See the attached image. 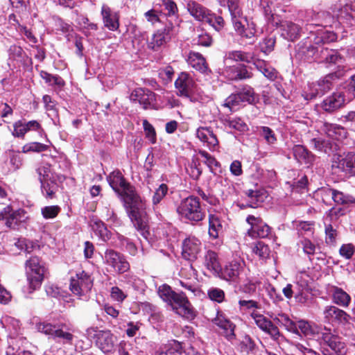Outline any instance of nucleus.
<instances>
[{"label":"nucleus","instance_id":"f257e3e1","mask_svg":"<svg viewBox=\"0 0 355 355\" xmlns=\"http://www.w3.org/2000/svg\"><path fill=\"white\" fill-rule=\"evenodd\" d=\"M107 180L113 190L121 196L124 202L130 207L128 216L135 227L144 237L147 238V221L140 209L143 207L140 197L134 188L127 183L119 171H114L107 177Z\"/></svg>","mask_w":355,"mask_h":355},{"label":"nucleus","instance_id":"f03ea898","mask_svg":"<svg viewBox=\"0 0 355 355\" xmlns=\"http://www.w3.org/2000/svg\"><path fill=\"white\" fill-rule=\"evenodd\" d=\"M158 295L182 317L191 320L196 316L195 311L184 293H176L169 286L163 284L158 288Z\"/></svg>","mask_w":355,"mask_h":355},{"label":"nucleus","instance_id":"7ed1b4c3","mask_svg":"<svg viewBox=\"0 0 355 355\" xmlns=\"http://www.w3.org/2000/svg\"><path fill=\"white\" fill-rule=\"evenodd\" d=\"M221 6L227 4L232 17V21L235 31L241 36L248 39L254 37L256 33L255 24H249L245 17L243 16L239 6L240 0H218Z\"/></svg>","mask_w":355,"mask_h":355},{"label":"nucleus","instance_id":"20e7f679","mask_svg":"<svg viewBox=\"0 0 355 355\" xmlns=\"http://www.w3.org/2000/svg\"><path fill=\"white\" fill-rule=\"evenodd\" d=\"M175 87L178 96L188 98L193 103H204L210 98L198 87L193 78L186 72L179 74L175 81Z\"/></svg>","mask_w":355,"mask_h":355},{"label":"nucleus","instance_id":"39448f33","mask_svg":"<svg viewBox=\"0 0 355 355\" xmlns=\"http://www.w3.org/2000/svg\"><path fill=\"white\" fill-rule=\"evenodd\" d=\"M176 211L182 219L192 223L201 221L205 216L199 199L193 196L182 200L177 206Z\"/></svg>","mask_w":355,"mask_h":355},{"label":"nucleus","instance_id":"423d86ee","mask_svg":"<svg viewBox=\"0 0 355 355\" xmlns=\"http://www.w3.org/2000/svg\"><path fill=\"white\" fill-rule=\"evenodd\" d=\"M254 101V92L253 88L249 85H243L225 99L224 105L231 111H236L245 103L252 104Z\"/></svg>","mask_w":355,"mask_h":355},{"label":"nucleus","instance_id":"0eeeda50","mask_svg":"<svg viewBox=\"0 0 355 355\" xmlns=\"http://www.w3.org/2000/svg\"><path fill=\"white\" fill-rule=\"evenodd\" d=\"M27 279L33 290L39 288L44 279L45 268L37 257H32L26 262Z\"/></svg>","mask_w":355,"mask_h":355},{"label":"nucleus","instance_id":"6e6552de","mask_svg":"<svg viewBox=\"0 0 355 355\" xmlns=\"http://www.w3.org/2000/svg\"><path fill=\"white\" fill-rule=\"evenodd\" d=\"M92 286L93 279L83 270L71 277L69 289L74 295L79 298L86 296L90 292Z\"/></svg>","mask_w":355,"mask_h":355},{"label":"nucleus","instance_id":"1a4fd4ad","mask_svg":"<svg viewBox=\"0 0 355 355\" xmlns=\"http://www.w3.org/2000/svg\"><path fill=\"white\" fill-rule=\"evenodd\" d=\"M88 338L95 340L96 346L104 353L111 352L114 346V336L109 330L89 327L86 330Z\"/></svg>","mask_w":355,"mask_h":355},{"label":"nucleus","instance_id":"9d476101","mask_svg":"<svg viewBox=\"0 0 355 355\" xmlns=\"http://www.w3.org/2000/svg\"><path fill=\"white\" fill-rule=\"evenodd\" d=\"M182 279H178L176 284H179L182 288L189 292L191 295L200 296L201 290L197 284L196 270L191 265L182 268L180 272Z\"/></svg>","mask_w":355,"mask_h":355},{"label":"nucleus","instance_id":"9b49d317","mask_svg":"<svg viewBox=\"0 0 355 355\" xmlns=\"http://www.w3.org/2000/svg\"><path fill=\"white\" fill-rule=\"evenodd\" d=\"M103 259L105 264L111 266L118 273H123L130 268V264L125 257L114 250H107Z\"/></svg>","mask_w":355,"mask_h":355},{"label":"nucleus","instance_id":"f8f14e48","mask_svg":"<svg viewBox=\"0 0 355 355\" xmlns=\"http://www.w3.org/2000/svg\"><path fill=\"white\" fill-rule=\"evenodd\" d=\"M175 32V27L171 23L166 25L163 29L157 30L148 42V47L153 51H158L164 46Z\"/></svg>","mask_w":355,"mask_h":355},{"label":"nucleus","instance_id":"ddd939ff","mask_svg":"<svg viewBox=\"0 0 355 355\" xmlns=\"http://www.w3.org/2000/svg\"><path fill=\"white\" fill-rule=\"evenodd\" d=\"M332 168H338L347 175H355V153L335 155L332 160Z\"/></svg>","mask_w":355,"mask_h":355},{"label":"nucleus","instance_id":"4468645a","mask_svg":"<svg viewBox=\"0 0 355 355\" xmlns=\"http://www.w3.org/2000/svg\"><path fill=\"white\" fill-rule=\"evenodd\" d=\"M323 318L325 322L334 324H346L349 322L350 315L345 311L335 306H327L323 310Z\"/></svg>","mask_w":355,"mask_h":355},{"label":"nucleus","instance_id":"2eb2a0df","mask_svg":"<svg viewBox=\"0 0 355 355\" xmlns=\"http://www.w3.org/2000/svg\"><path fill=\"white\" fill-rule=\"evenodd\" d=\"M182 257L188 261L196 260L202 250L201 241L193 236L187 237L182 244Z\"/></svg>","mask_w":355,"mask_h":355},{"label":"nucleus","instance_id":"dca6fc26","mask_svg":"<svg viewBox=\"0 0 355 355\" xmlns=\"http://www.w3.org/2000/svg\"><path fill=\"white\" fill-rule=\"evenodd\" d=\"M246 221L250 225L248 234L252 238H267L271 234V228L261 218L250 215Z\"/></svg>","mask_w":355,"mask_h":355},{"label":"nucleus","instance_id":"f3484780","mask_svg":"<svg viewBox=\"0 0 355 355\" xmlns=\"http://www.w3.org/2000/svg\"><path fill=\"white\" fill-rule=\"evenodd\" d=\"M251 317L260 329L268 334L273 340L279 339L280 332L278 327L272 321L257 311H253L251 313Z\"/></svg>","mask_w":355,"mask_h":355},{"label":"nucleus","instance_id":"a211bd4d","mask_svg":"<svg viewBox=\"0 0 355 355\" xmlns=\"http://www.w3.org/2000/svg\"><path fill=\"white\" fill-rule=\"evenodd\" d=\"M30 131H37L41 135L44 132L40 123L36 120L26 122L19 120L13 124L12 135L18 138H24L25 135Z\"/></svg>","mask_w":355,"mask_h":355},{"label":"nucleus","instance_id":"6ab92c4d","mask_svg":"<svg viewBox=\"0 0 355 355\" xmlns=\"http://www.w3.org/2000/svg\"><path fill=\"white\" fill-rule=\"evenodd\" d=\"M101 14L105 27L112 31L118 30L119 27V15L118 12L114 11L107 5L103 4Z\"/></svg>","mask_w":355,"mask_h":355},{"label":"nucleus","instance_id":"aec40b11","mask_svg":"<svg viewBox=\"0 0 355 355\" xmlns=\"http://www.w3.org/2000/svg\"><path fill=\"white\" fill-rule=\"evenodd\" d=\"M244 266L245 263L243 261L234 260L221 268L220 276L227 281L234 282L239 278Z\"/></svg>","mask_w":355,"mask_h":355},{"label":"nucleus","instance_id":"412c9836","mask_svg":"<svg viewBox=\"0 0 355 355\" xmlns=\"http://www.w3.org/2000/svg\"><path fill=\"white\" fill-rule=\"evenodd\" d=\"M130 98L132 101L139 103L144 109L150 107L155 100L153 92L143 88H137L132 91Z\"/></svg>","mask_w":355,"mask_h":355},{"label":"nucleus","instance_id":"4be33fe9","mask_svg":"<svg viewBox=\"0 0 355 355\" xmlns=\"http://www.w3.org/2000/svg\"><path fill=\"white\" fill-rule=\"evenodd\" d=\"M279 29L281 36L288 41H295L300 35L301 28L292 21H282Z\"/></svg>","mask_w":355,"mask_h":355},{"label":"nucleus","instance_id":"5701e85b","mask_svg":"<svg viewBox=\"0 0 355 355\" xmlns=\"http://www.w3.org/2000/svg\"><path fill=\"white\" fill-rule=\"evenodd\" d=\"M345 101V96L342 92H334L323 101L322 107L326 112H332L341 107Z\"/></svg>","mask_w":355,"mask_h":355},{"label":"nucleus","instance_id":"b1692460","mask_svg":"<svg viewBox=\"0 0 355 355\" xmlns=\"http://www.w3.org/2000/svg\"><path fill=\"white\" fill-rule=\"evenodd\" d=\"M18 214L12 212L10 207L7 206L0 212V232L3 231L4 227L14 228L19 222Z\"/></svg>","mask_w":355,"mask_h":355},{"label":"nucleus","instance_id":"393cba45","mask_svg":"<svg viewBox=\"0 0 355 355\" xmlns=\"http://www.w3.org/2000/svg\"><path fill=\"white\" fill-rule=\"evenodd\" d=\"M197 137L210 150H214L218 144L216 136L211 128L207 127H200L196 130Z\"/></svg>","mask_w":355,"mask_h":355},{"label":"nucleus","instance_id":"a878e982","mask_svg":"<svg viewBox=\"0 0 355 355\" xmlns=\"http://www.w3.org/2000/svg\"><path fill=\"white\" fill-rule=\"evenodd\" d=\"M186 7L196 20L201 21H205L210 12V10L193 0H187Z\"/></svg>","mask_w":355,"mask_h":355},{"label":"nucleus","instance_id":"bb28decb","mask_svg":"<svg viewBox=\"0 0 355 355\" xmlns=\"http://www.w3.org/2000/svg\"><path fill=\"white\" fill-rule=\"evenodd\" d=\"M322 339L336 353L341 354L345 352V343L338 336L331 334L330 330L322 334Z\"/></svg>","mask_w":355,"mask_h":355},{"label":"nucleus","instance_id":"cd10ccee","mask_svg":"<svg viewBox=\"0 0 355 355\" xmlns=\"http://www.w3.org/2000/svg\"><path fill=\"white\" fill-rule=\"evenodd\" d=\"M64 326V323L58 322L55 319L51 318L36 323V328L39 332L52 337L55 336L58 327H63Z\"/></svg>","mask_w":355,"mask_h":355},{"label":"nucleus","instance_id":"c85d7f7f","mask_svg":"<svg viewBox=\"0 0 355 355\" xmlns=\"http://www.w3.org/2000/svg\"><path fill=\"white\" fill-rule=\"evenodd\" d=\"M26 339L21 336H10L8 346L6 349V355H21L24 345H27Z\"/></svg>","mask_w":355,"mask_h":355},{"label":"nucleus","instance_id":"c756f323","mask_svg":"<svg viewBox=\"0 0 355 355\" xmlns=\"http://www.w3.org/2000/svg\"><path fill=\"white\" fill-rule=\"evenodd\" d=\"M187 62L192 68L200 73L207 74L210 72L205 58L199 53L190 52Z\"/></svg>","mask_w":355,"mask_h":355},{"label":"nucleus","instance_id":"7c9ffc66","mask_svg":"<svg viewBox=\"0 0 355 355\" xmlns=\"http://www.w3.org/2000/svg\"><path fill=\"white\" fill-rule=\"evenodd\" d=\"M330 292L334 303L343 308L349 306L352 300L351 297L343 288L336 286H331L330 287Z\"/></svg>","mask_w":355,"mask_h":355},{"label":"nucleus","instance_id":"2f4dec72","mask_svg":"<svg viewBox=\"0 0 355 355\" xmlns=\"http://www.w3.org/2000/svg\"><path fill=\"white\" fill-rule=\"evenodd\" d=\"M337 15L342 23L355 27V2L345 5Z\"/></svg>","mask_w":355,"mask_h":355},{"label":"nucleus","instance_id":"473e14b6","mask_svg":"<svg viewBox=\"0 0 355 355\" xmlns=\"http://www.w3.org/2000/svg\"><path fill=\"white\" fill-rule=\"evenodd\" d=\"M321 129L328 137L333 140L338 141L345 137V129L336 124L324 123Z\"/></svg>","mask_w":355,"mask_h":355},{"label":"nucleus","instance_id":"72a5a7b5","mask_svg":"<svg viewBox=\"0 0 355 355\" xmlns=\"http://www.w3.org/2000/svg\"><path fill=\"white\" fill-rule=\"evenodd\" d=\"M205 266L213 274H220L221 267L218 261L217 254L212 251L208 250L205 256Z\"/></svg>","mask_w":355,"mask_h":355},{"label":"nucleus","instance_id":"f704fd0d","mask_svg":"<svg viewBox=\"0 0 355 355\" xmlns=\"http://www.w3.org/2000/svg\"><path fill=\"white\" fill-rule=\"evenodd\" d=\"M43 195L46 198H53L58 189L57 177L40 182Z\"/></svg>","mask_w":355,"mask_h":355},{"label":"nucleus","instance_id":"c9c22d12","mask_svg":"<svg viewBox=\"0 0 355 355\" xmlns=\"http://www.w3.org/2000/svg\"><path fill=\"white\" fill-rule=\"evenodd\" d=\"M223 124L230 128L244 132L248 130L247 123L239 117H228L224 119Z\"/></svg>","mask_w":355,"mask_h":355},{"label":"nucleus","instance_id":"e433bc0d","mask_svg":"<svg viewBox=\"0 0 355 355\" xmlns=\"http://www.w3.org/2000/svg\"><path fill=\"white\" fill-rule=\"evenodd\" d=\"M223 226L220 220L217 215L210 214L209 216V234L213 239L218 237L222 231Z\"/></svg>","mask_w":355,"mask_h":355},{"label":"nucleus","instance_id":"4c0bfd02","mask_svg":"<svg viewBox=\"0 0 355 355\" xmlns=\"http://www.w3.org/2000/svg\"><path fill=\"white\" fill-rule=\"evenodd\" d=\"M334 189L330 187H321L314 193V197L323 203L331 205L333 200Z\"/></svg>","mask_w":355,"mask_h":355},{"label":"nucleus","instance_id":"58836bf2","mask_svg":"<svg viewBox=\"0 0 355 355\" xmlns=\"http://www.w3.org/2000/svg\"><path fill=\"white\" fill-rule=\"evenodd\" d=\"M246 194L248 198L249 205L252 207H258L266 197V193L259 190H248Z\"/></svg>","mask_w":355,"mask_h":355},{"label":"nucleus","instance_id":"ea45409f","mask_svg":"<svg viewBox=\"0 0 355 355\" xmlns=\"http://www.w3.org/2000/svg\"><path fill=\"white\" fill-rule=\"evenodd\" d=\"M228 60L249 63L252 60V55L249 53L241 51H232L228 52L225 55V60Z\"/></svg>","mask_w":355,"mask_h":355},{"label":"nucleus","instance_id":"a19ab883","mask_svg":"<svg viewBox=\"0 0 355 355\" xmlns=\"http://www.w3.org/2000/svg\"><path fill=\"white\" fill-rule=\"evenodd\" d=\"M293 227L297 231L298 234H312L314 223L311 221L295 220L292 223Z\"/></svg>","mask_w":355,"mask_h":355},{"label":"nucleus","instance_id":"79ce46f5","mask_svg":"<svg viewBox=\"0 0 355 355\" xmlns=\"http://www.w3.org/2000/svg\"><path fill=\"white\" fill-rule=\"evenodd\" d=\"M293 153L295 158L299 162L309 163L311 161L308 150L302 145H295L293 148Z\"/></svg>","mask_w":355,"mask_h":355},{"label":"nucleus","instance_id":"37998d69","mask_svg":"<svg viewBox=\"0 0 355 355\" xmlns=\"http://www.w3.org/2000/svg\"><path fill=\"white\" fill-rule=\"evenodd\" d=\"M162 12L168 17H175L178 14V9L176 3L172 0H161L159 3Z\"/></svg>","mask_w":355,"mask_h":355},{"label":"nucleus","instance_id":"c03bdc74","mask_svg":"<svg viewBox=\"0 0 355 355\" xmlns=\"http://www.w3.org/2000/svg\"><path fill=\"white\" fill-rule=\"evenodd\" d=\"M214 322L219 327L230 332L231 334L234 331V325L222 313H217V315L214 318Z\"/></svg>","mask_w":355,"mask_h":355},{"label":"nucleus","instance_id":"a18cd8bd","mask_svg":"<svg viewBox=\"0 0 355 355\" xmlns=\"http://www.w3.org/2000/svg\"><path fill=\"white\" fill-rule=\"evenodd\" d=\"M36 171L40 182L57 177L55 173L53 172L51 165L47 163L42 164Z\"/></svg>","mask_w":355,"mask_h":355},{"label":"nucleus","instance_id":"49530a36","mask_svg":"<svg viewBox=\"0 0 355 355\" xmlns=\"http://www.w3.org/2000/svg\"><path fill=\"white\" fill-rule=\"evenodd\" d=\"M257 131L268 144H274L277 141V137L274 131L267 126H261L257 128Z\"/></svg>","mask_w":355,"mask_h":355},{"label":"nucleus","instance_id":"de8ad7c7","mask_svg":"<svg viewBox=\"0 0 355 355\" xmlns=\"http://www.w3.org/2000/svg\"><path fill=\"white\" fill-rule=\"evenodd\" d=\"M274 320L283 325L288 331L292 332L297 331L295 322L293 321L286 314L279 313Z\"/></svg>","mask_w":355,"mask_h":355},{"label":"nucleus","instance_id":"09e8293b","mask_svg":"<svg viewBox=\"0 0 355 355\" xmlns=\"http://www.w3.org/2000/svg\"><path fill=\"white\" fill-rule=\"evenodd\" d=\"M40 76L49 85H56L58 87H62L64 85V81L61 77L53 76L46 71H41Z\"/></svg>","mask_w":355,"mask_h":355},{"label":"nucleus","instance_id":"8fccbe9b","mask_svg":"<svg viewBox=\"0 0 355 355\" xmlns=\"http://www.w3.org/2000/svg\"><path fill=\"white\" fill-rule=\"evenodd\" d=\"M334 78V75L329 74L316 83L321 95L331 89Z\"/></svg>","mask_w":355,"mask_h":355},{"label":"nucleus","instance_id":"3c124183","mask_svg":"<svg viewBox=\"0 0 355 355\" xmlns=\"http://www.w3.org/2000/svg\"><path fill=\"white\" fill-rule=\"evenodd\" d=\"M168 193V187L166 184H162L159 187L155 190L153 198V209L155 210L156 207L158 204L162 201V200L166 196Z\"/></svg>","mask_w":355,"mask_h":355},{"label":"nucleus","instance_id":"603ef678","mask_svg":"<svg viewBox=\"0 0 355 355\" xmlns=\"http://www.w3.org/2000/svg\"><path fill=\"white\" fill-rule=\"evenodd\" d=\"M92 229L95 234L103 241H106L110 239V232L102 221L94 222L92 225Z\"/></svg>","mask_w":355,"mask_h":355},{"label":"nucleus","instance_id":"864d4df0","mask_svg":"<svg viewBox=\"0 0 355 355\" xmlns=\"http://www.w3.org/2000/svg\"><path fill=\"white\" fill-rule=\"evenodd\" d=\"M332 202H334L338 205L355 203V198L351 196L345 194L341 191L334 189Z\"/></svg>","mask_w":355,"mask_h":355},{"label":"nucleus","instance_id":"5fc2aeb1","mask_svg":"<svg viewBox=\"0 0 355 355\" xmlns=\"http://www.w3.org/2000/svg\"><path fill=\"white\" fill-rule=\"evenodd\" d=\"M257 68L268 79L274 80L276 78V71L271 67H267L263 61L258 60L254 62Z\"/></svg>","mask_w":355,"mask_h":355},{"label":"nucleus","instance_id":"6e6d98bb","mask_svg":"<svg viewBox=\"0 0 355 355\" xmlns=\"http://www.w3.org/2000/svg\"><path fill=\"white\" fill-rule=\"evenodd\" d=\"M61 208L58 205L45 206L41 209V214L45 219L55 218L60 212Z\"/></svg>","mask_w":355,"mask_h":355},{"label":"nucleus","instance_id":"4d7b16f0","mask_svg":"<svg viewBox=\"0 0 355 355\" xmlns=\"http://www.w3.org/2000/svg\"><path fill=\"white\" fill-rule=\"evenodd\" d=\"M205 22L211 26L216 31H219L224 26V19L220 16H216L215 14L209 12Z\"/></svg>","mask_w":355,"mask_h":355},{"label":"nucleus","instance_id":"13d9d810","mask_svg":"<svg viewBox=\"0 0 355 355\" xmlns=\"http://www.w3.org/2000/svg\"><path fill=\"white\" fill-rule=\"evenodd\" d=\"M48 148V145L42 143L31 142L26 144L22 147V152L24 153H27L29 152L40 153L46 150Z\"/></svg>","mask_w":355,"mask_h":355},{"label":"nucleus","instance_id":"bf43d9fd","mask_svg":"<svg viewBox=\"0 0 355 355\" xmlns=\"http://www.w3.org/2000/svg\"><path fill=\"white\" fill-rule=\"evenodd\" d=\"M318 95H321L318 89L316 83L308 84L307 87L304 88L302 96L305 100H311L315 98Z\"/></svg>","mask_w":355,"mask_h":355},{"label":"nucleus","instance_id":"052dcab7","mask_svg":"<svg viewBox=\"0 0 355 355\" xmlns=\"http://www.w3.org/2000/svg\"><path fill=\"white\" fill-rule=\"evenodd\" d=\"M312 142L317 150L325 153H329L333 148V145L329 140L315 138L312 140Z\"/></svg>","mask_w":355,"mask_h":355},{"label":"nucleus","instance_id":"680f3d73","mask_svg":"<svg viewBox=\"0 0 355 355\" xmlns=\"http://www.w3.org/2000/svg\"><path fill=\"white\" fill-rule=\"evenodd\" d=\"M295 326L297 331H292V333L300 335L302 334L304 336H309L313 334V329L309 323L305 320H299L297 322H295Z\"/></svg>","mask_w":355,"mask_h":355},{"label":"nucleus","instance_id":"e2e57ef3","mask_svg":"<svg viewBox=\"0 0 355 355\" xmlns=\"http://www.w3.org/2000/svg\"><path fill=\"white\" fill-rule=\"evenodd\" d=\"M253 252L261 259H266L270 254V250L263 242H257L252 248Z\"/></svg>","mask_w":355,"mask_h":355},{"label":"nucleus","instance_id":"0e129e2a","mask_svg":"<svg viewBox=\"0 0 355 355\" xmlns=\"http://www.w3.org/2000/svg\"><path fill=\"white\" fill-rule=\"evenodd\" d=\"M325 235V241L328 245H334L336 243L338 232L331 225H326Z\"/></svg>","mask_w":355,"mask_h":355},{"label":"nucleus","instance_id":"69168bd1","mask_svg":"<svg viewBox=\"0 0 355 355\" xmlns=\"http://www.w3.org/2000/svg\"><path fill=\"white\" fill-rule=\"evenodd\" d=\"M119 239L122 246L125 248L130 254L132 256L136 255L137 252V248L135 243H133L129 239L122 235L119 236Z\"/></svg>","mask_w":355,"mask_h":355},{"label":"nucleus","instance_id":"338daca9","mask_svg":"<svg viewBox=\"0 0 355 355\" xmlns=\"http://www.w3.org/2000/svg\"><path fill=\"white\" fill-rule=\"evenodd\" d=\"M208 296L212 301L220 303L225 299L224 291L218 288H211L208 291Z\"/></svg>","mask_w":355,"mask_h":355},{"label":"nucleus","instance_id":"774afa93","mask_svg":"<svg viewBox=\"0 0 355 355\" xmlns=\"http://www.w3.org/2000/svg\"><path fill=\"white\" fill-rule=\"evenodd\" d=\"M155 355H182V347L179 343H174L165 350L156 352Z\"/></svg>","mask_w":355,"mask_h":355}]
</instances>
